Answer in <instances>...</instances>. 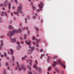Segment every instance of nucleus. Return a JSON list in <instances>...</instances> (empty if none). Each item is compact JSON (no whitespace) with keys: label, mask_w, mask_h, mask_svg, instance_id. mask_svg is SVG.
Listing matches in <instances>:
<instances>
[{"label":"nucleus","mask_w":74,"mask_h":74,"mask_svg":"<svg viewBox=\"0 0 74 74\" xmlns=\"http://www.w3.org/2000/svg\"><path fill=\"white\" fill-rule=\"evenodd\" d=\"M57 71V72H58V73H59V72H60V71H59L58 70V71Z\"/></svg>","instance_id":"nucleus-62"},{"label":"nucleus","mask_w":74,"mask_h":74,"mask_svg":"<svg viewBox=\"0 0 74 74\" xmlns=\"http://www.w3.org/2000/svg\"><path fill=\"white\" fill-rule=\"evenodd\" d=\"M40 10H37V12H40Z\"/></svg>","instance_id":"nucleus-55"},{"label":"nucleus","mask_w":74,"mask_h":74,"mask_svg":"<svg viewBox=\"0 0 74 74\" xmlns=\"http://www.w3.org/2000/svg\"><path fill=\"white\" fill-rule=\"evenodd\" d=\"M11 3H9V9L10 10L11 8Z\"/></svg>","instance_id":"nucleus-19"},{"label":"nucleus","mask_w":74,"mask_h":74,"mask_svg":"<svg viewBox=\"0 0 74 74\" xmlns=\"http://www.w3.org/2000/svg\"><path fill=\"white\" fill-rule=\"evenodd\" d=\"M28 53L29 54H30L32 53H33V51L32 49H30L28 51Z\"/></svg>","instance_id":"nucleus-14"},{"label":"nucleus","mask_w":74,"mask_h":74,"mask_svg":"<svg viewBox=\"0 0 74 74\" xmlns=\"http://www.w3.org/2000/svg\"><path fill=\"white\" fill-rule=\"evenodd\" d=\"M55 69L56 71H58V69L57 68H55Z\"/></svg>","instance_id":"nucleus-38"},{"label":"nucleus","mask_w":74,"mask_h":74,"mask_svg":"<svg viewBox=\"0 0 74 74\" xmlns=\"http://www.w3.org/2000/svg\"><path fill=\"white\" fill-rule=\"evenodd\" d=\"M45 56V55L44 54H41V56L40 57L41 59H42V56Z\"/></svg>","instance_id":"nucleus-28"},{"label":"nucleus","mask_w":74,"mask_h":74,"mask_svg":"<svg viewBox=\"0 0 74 74\" xmlns=\"http://www.w3.org/2000/svg\"><path fill=\"white\" fill-rule=\"evenodd\" d=\"M7 69L8 70H10V67L9 66H8V67L7 68Z\"/></svg>","instance_id":"nucleus-52"},{"label":"nucleus","mask_w":74,"mask_h":74,"mask_svg":"<svg viewBox=\"0 0 74 74\" xmlns=\"http://www.w3.org/2000/svg\"><path fill=\"white\" fill-rule=\"evenodd\" d=\"M3 40H1V45H2V46H3L4 45V44H3Z\"/></svg>","instance_id":"nucleus-23"},{"label":"nucleus","mask_w":74,"mask_h":74,"mask_svg":"<svg viewBox=\"0 0 74 74\" xmlns=\"http://www.w3.org/2000/svg\"><path fill=\"white\" fill-rule=\"evenodd\" d=\"M3 5H3V4L2 3H1L0 5V7H3Z\"/></svg>","instance_id":"nucleus-39"},{"label":"nucleus","mask_w":74,"mask_h":74,"mask_svg":"<svg viewBox=\"0 0 74 74\" xmlns=\"http://www.w3.org/2000/svg\"><path fill=\"white\" fill-rule=\"evenodd\" d=\"M21 68L22 69H23V70H24V71H25L26 70V68L25 67V66H24V65L23 64L21 65Z\"/></svg>","instance_id":"nucleus-9"},{"label":"nucleus","mask_w":74,"mask_h":74,"mask_svg":"<svg viewBox=\"0 0 74 74\" xmlns=\"http://www.w3.org/2000/svg\"><path fill=\"white\" fill-rule=\"evenodd\" d=\"M32 8L34 10H36V7H35L34 6H33L32 7Z\"/></svg>","instance_id":"nucleus-24"},{"label":"nucleus","mask_w":74,"mask_h":74,"mask_svg":"<svg viewBox=\"0 0 74 74\" xmlns=\"http://www.w3.org/2000/svg\"><path fill=\"white\" fill-rule=\"evenodd\" d=\"M43 49H41L40 51V52H43Z\"/></svg>","instance_id":"nucleus-44"},{"label":"nucleus","mask_w":74,"mask_h":74,"mask_svg":"<svg viewBox=\"0 0 74 74\" xmlns=\"http://www.w3.org/2000/svg\"><path fill=\"white\" fill-rule=\"evenodd\" d=\"M17 48L18 50H19L21 48V46L20 45L18 46L17 47Z\"/></svg>","instance_id":"nucleus-15"},{"label":"nucleus","mask_w":74,"mask_h":74,"mask_svg":"<svg viewBox=\"0 0 74 74\" xmlns=\"http://www.w3.org/2000/svg\"><path fill=\"white\" fill-rule=\"evenodd\" d=\"M25 21H26V23H27V18H25Z\"/></svg>","instance_id":"nucleus-46"},{"label":"nucleus","mask_w":74,"mask_h":74,"mask_svg":"<svg viewBox=\"0 0 74 74\" xmlns=\"http://www.w3.org/2000/svg\"><path fill=\"white\" fill-rule=\"evenodd\" d=\"M10 23H12V22H11V21H10Z\"/></svg>","instance_id":"nucleus-60"},{"label":"nucleus","mask_w":74,"mask_h":74,"mask_svg":"<svg viewBox=\"0 0 74 74\" xmlns=\"http://www.w3.org/2000/svg\"><path fill=\"white\" fill-rule=\"evenodd\" d=\"M27 17L28 19H29V20H30V16H28Z\"/></svg>","instance_id":"nucleus-36"},{"label":"nucleus","mask_w":74,"mask_h":74,"mask_svg":"<svg viewBox=\"0 0 74 74\" xmlns=\"http://www.w3.org/2000/svg\"><path fill=\"white\" fill-rule=\"evenodd\" d=\"M33 19H36V16H33Z\"/></svg>","instance_id":"nucleus-34"},{"label":"nucleus","mask_w":74,"mask_h":74,"mask_svg":"<svg viewBox=\"0 0 74 74\" xmlns=\"http://www.w3.org/2000/svg\"><path fill=\"white\" fill-rule=\"evenodd\" d=\"M8 5V3L7 2V1H6L5 2L4 5L5 7H6V6H7Z\"/></svg>","instance_id":"nucleus-16"},{"label":"nucleus","mask_w":74,"mask_h":74,"mask_svg":"<svg viewBox=\"0 0 74 74\" xmlns=\"http://www.w3.org/2000/svg\"><path fill=\"white\" fill-rule=\"evenodd\" d=\"M28 74H32V72H28Z\"/></svg>","instance_id":"nucleus-47"},{"label":"nucleus","mask_w":74,"mask_h":74,"mask_svg":"<svg viewBox=\"0 0 74 74\" xmlns=\"http://www.w3.org/2000/svg\"><path fill=\"white\" fill-rule=\"evenodd\" d=\"M6 58L7 59H8V60L9 59V57H7Z\"/></svg>","instance_id":"nucleus-54"},{"label":"nucleus","mask_w":74,"mask_h":74,"mask_svg":"<svg viewBox=\"0 0 74 74\" xmlns=\"http://www.w3.org/2000/svg\"><path fill=\"white\" fill-rule=\"evenodd\" d=\"M17 67H16L15 68L16 70H18H18L19 71H21V68H20V66L18 64V62H17Z\"/></svg>","instance_id":"nucleus-6"},{"label":"nucleus","mask_w":74,"mask_h":74,"mask_svg":"<svg viewBox=\"0 0 74 74\" xmlns=\"http://www.w3.org/2000/svg\"><path fill=\"white\" fill-rule=\"evenodd\" d=\"M10 51L11 52V55H13V53H14V51L12 50V49H10Z\"/></svg>","instance_id":"nucleus-18"},{"label":"nucleus","mask_w":74,"mask_h":74,"mask_svg":"<svg viewBox=\"0 0 74 74\" xmlns=\"http://www.w3.org/2000/svg\"><path fill=\"white\" fill-rule=\"evenodd\" d=\"M35 62L36 63V64H35L34 66V69H35L36 70H38V69L39 73H41V68H38V67L36 66V65H37V63H38L37 60H36Z\"/></svg>","instance_id":"nucleus-3"},{"label":"nucleus","mask_w":74,"mask_h":74,"mask_svg":"<svg viewBox=\"0 0 74 74\" xmlns=\"http://www.w3.org/2000/svg\"><path fill=\"white\" fill-rule=\"evenodd\" d=\"M2 22V19L0 17V22Z\"/></svg>","instance_id":"nucleus-42"},{"label":"nucleus","mask_w":74,"mask_h":74,"mask_svg":"<svg viewBox=\"0 0 74 74\" xmlns=\"http://www.w3.org/2000/svg\"><path fill=\"white\" fill-rule=\"evenodd\" d=\"M20 40H23V38L21 37H20Z\"/></svg>","instance_id":"nucleus-51"},{"label":"nucleus","mask_w":74,"mask_h":74,"mask_svg":"<svg viewBox=\"0 0 74 74\" xmlns=\"http://www.w3.org/2000/svg\"><path fill=\"white\" fill-rule=\"evenodd\" d=\"M56 64H60V65H61L64 67V69H66L65 65L62 63H61V61L60 60H58L56 62H53V63L52 64V66L54 67L56 66Z\"/></svg>","instance_id":"nucleus-1"},{"label":"nucleus","mask_w":74,"mask_h":74,"mask_svg":"<svg viewBox=\"0 0 74 74\" xmlns=\"http://www.w3.org/2000/svg\"><path fill=\"white\" fill-rule=\"evenodd\" d=\"M61 74H64V71H62L61 72Z\"/></svg>","instance_id":"nucleus-40"},{"label":"nucleus","mask_w":74,"mask_h":74,"mask_svg":"<svg viewBox=\"0 0 74 74\" xmlns=\"http://www.w3.org/2000/svg\"><path fill=\"white\" fill-rule=\"evenodd\" d=\"M2 46H1L0 45V50H1V49H2Z\"/></svg>","instance_id":"nucleus-41"},{"label":"nucleus","mask_w":74,"mask_h":74,"mask_svg":"<svg viewBox=\"0 0 74 74\" xmlns=\"http://www.w3.org/2000/svg\"><path fill=\"white\" fill-rule=\"evenodd\" d=\"M22 9V6L20 5V6H19L18 7V10L17 11V12H14V14H17V15L19 16L18 14L19 13V12L20 13V14H22V12L21 11Z\"/></svg>","instance_id":"nucleus-2"},{"label":"nucleus","mask_w":74,"mask_h":74,"mask_svg":"<svg viewBox=\"0 0 74 74\" xmlns=\"http://www.w3.org/2000/svg\"><path fill=\"white\" fill-rule=\"evenodd\" d=\"M48 58H48V60H49V59H50V58H51V57L50 56H49Z\"/></svg>","instance_id":"nucleus-50"},{"label":"nucleus","mask_w":74,"mask_h":74,"mask_svg":"<svg viewBox=\"0 0 74 74\" xmlns=\"http://www.w3.org/2000/svg\"><path fill=\"white\" fill-rule=\"evenodd\" d=\"M51 70V67L49 66L48 69V71H50Z\"/></svg>","instance_id":"nucleus-27"},{"label":"nucleus","mask_w":74,"mask_h":74,"mask_svg":"<svg viewBox=\"0 0 74 74\" xmlns=\"http://www.w3.org/2000/svg\"><path fill=\"white\" fill-rule=\"evenodd\" d=\"M20 26H22V24L21 23H20Z\"/></svg>","instance_id":"nucleus-58"},{"label":"nucleus","mask_w":74,"mask_h":74,"mask_svg":"<svg viewBox=\"0 0 74 74\" xmlns=\"http://www.w3.org/2000/svg\"><path fill=\"white\" fill-rule=\"evenodd\" d=\"M58 58V56H54L53 57V58L54 59H56Z\"/></svg>","instance_id":"nucleus-20"},{"label":"nucleus","mask_w":74,"mask_h":74,"mask_svg":"<svg viewBox=\"0 0 74 74\" xmlns=\"http://www.w3.org/2000/svg\"><path fill=\"white\" fill-rule=\"evenodd\" d=\"M33 44H34V45H36V42H35L34 41L33 42Z\"/></svg>","instance_id":"nucleus-48"},{"label":"nucleus","mask_w":74,"mask_h":74,"mask_svg":"<svg viewBox=\"0 0 74 74\" xmlns=\"http://www.w3.org/2000/svg\"><path fill=\"white\" fill-rule=\"evenodd\" d=\"M29 62H30L29 64L30 66H32V62H33V61L32 60V56H30L29 58Z\"/></svg>","instance_id":"nucleus-8"},{"label":"nucleus","mask_w":74,"mask_h":74,"mask_svg":"<svg viewBox=\"0 0 74 74\" xmlns=\"http://www.w3.org/2000/svg\"><path fill=\"white\" fill-rule=\"evenodd\" d=\"M6 70L5 69H4V71L3 72V74H6Z\"/></svg>","instance_id":"nucleus-30"},{"label":"nucleus","mask_w":74,"mask_h":74,"mask_svg":"<svg viewBox=\"0 0 74 74\" xmlns=\"http://www.w3.org/2000/svg\"><path fill=\"white\" fill-rule=\"evenodd\" d=\"M4 56H5V57H6V56H7V53H6V52H5L4 53Z\"/></svg>","instance_id":"nucleus-31"},{"label":"nucleus","mask_w":74,"mask_h":74,"mask_svg":"<svg viewBox=\"0 0 74 74\" xmlns=\"http://www.w3.org/2000/svg\"><path fill=\"white\" fill-rule=\"evenodd\" d=\"M13 27L11 25H10L9 26V29H13Z\"/></svg>","instance_id":"nucleus-21"},{"label":"nucleus","mask_w":74,"mask_h":74,"mask_svg":"<svg viewBox=\"0 0 74 74\" xmlns=\"http://www.w3.org/2000/svg\"><path fill=\"white\" fill-rule=\"evenodd\" d=\"M42 6H43V2H41L40 3V4L39 5V7L41 11H42V9L41 8H42Z\"/></svg>","instance_id":"nucleus-4"},{"label":"nucleus","mask_w":74,"mask_h":74,"mask_svg":"<svg viewBox=\"0 0 74 74\" xmlns=\"http://www.w3.org/2000/svg\"><path fill=\"white\" fill-rule=\"evenodd\" d=\"M24 38L25 39H26L27 38V35H24Z\"/></svg>","instance_id":"nucleus-26"},{"label":"nucleus","mask_w":74,"mask_h":74,"mask_svg":"<svg viewBox=\"0 0 74 74\" xmlns=\"http://www.w3.org/2000/svg\"><path fill=\"white\" fill-rule=\"evenodd\" d=\"M7 35L10 36H12V31H10V32H8L7 34Z\"/></svg>","instance_id":"nucleus-7"},{"label":"nucleus","mask_w":74,"mask_h":74,"mask_svg":"<svg viewBox=\"0 0 74 74\" xmlns=\"http://www.w3.org/2000/svg\"><path fill=\"white\" fill-rule=\"evenodd\" d=\"M29 34H30V32L28 30V35H29Z\"/></svg>","instance_id":"nucleus-49"},{"label":"nucleus","mask_w":74,"mask_h":74,"mask_svg":"<svg viewBox=\"0 0 74 74\" xmlns=\"http://www.w3.org/2000/svg\"><path fill=\"white\" fill-rule=\"evenodd\" d=\"M41 41V39H37V42L36 43V45L37 47H38V42H40Z\"/></svg>","instance_id":"nucleus-10"},{"label":"nucleus","mask_w":74,"mask_h":74,"mask_svg":"<svg viewBox=\"0 0 74 74\" xmlns=\"http://www.w3.org/2000/svg\"><path fill=\"white\" fill-rule=\"evenodd\" d=\"M17 44H18V45H19L20 44L19 43V42H17Z\"/></svg>","instance_id":"nucleus-43"},{"label":"nucleus","mask_w":74,"mask_h":74,"mask_svg":"<svg viewBox=\"0 0 74 74\" xmlns=\"http://www.w3.org/2000/svg\"><path fill=\"white\" fill-rule=\"evenodd\" d=\"M36 29V30L37 31H38L39 30V29H38V27H35Z\"/></svg>","instance_id":"nucleus-35"},{"label":"nucleus","mask_w":74,"mask_h":74,"mask_svg":"<svg viewBox=\"0 0 74 74\" xmlns=\"http://www.w3.org/2000/svg\"><path fill=\"white\" fill-rule=\"evenodd\" d=\"M18 32H19V33H21V32H22V30H21V29L20 28H19L18 29Z\"/></svg>","instance_id":"nucleus-22"},{"label":"nucleus","mask_w":74,"mask_h":74,"mask_svg":"<svg viewBox=\"0 0 74 74\" xmlns=\"http://www.w3.org/2000/svg\"><path fill=\"white\" fill-rule=\"evenodd\" d=\"M18 33V30L17 29H14L12 31V33L13 35H14L16 33Z\"/></svg>","instance_id":"nucleus-5"},{"label":"nucleus","mask_w":74,"mask_h":74,"mask_svg":"<svg viewBox=\"0 0 74 74\" xmlns=\"http://www.w3.org/2000/svg\"><path fill=\"white\" fill-rule=\"evenodd\" d=\"M35 15H36V16H37L38 15V14L37 13H35Z\"/></svg>","instance_id":"nucleus-57"},{"label":"nucleus","mask_w":74,"mask_h":74,"mask_svg":"<svg viewBox=\"0 0 74 74\" xmlns=\"http://www.w3.org/2000/svg\"><path fill=\"white\" fill-rule=\"evenodd\" d=\"M32 40H35V37H32Z\"/></svg>","instance_id":"nucleus-45"},{"label":"nucleus","mask_w":74,"mask_h":74,"mask_svg":"<svg viewBox=\"0 0 74 74\" xmlns=\"http://www.w3.org/2000/svg\"><path fill=\"white\" fill-rule=\"evenodd\" d=\"M11 42H15L16 41V39L15 38H12L11 39Z\"/></svg>","instance_id":"nucleus-13"},{"label":"nucleus","mask_w":74,"mask_h":74,"mask_svg":"<svg viewBox=\"0 0 74 74\" xmlns=\"http://www.w3.org/2000/svg\"><path fill=\"white\" fill-rule=\"evenodd\" d=\"M14 59H15V57L14 56L12 57V60H13V62L14 61Z\"/></svg>","instance_id":"nucleus-33"},{"label":"nucleus","mask_w":74,"mask_h":74,"mask_svg":"<svg viewBox=\"0 0 74 74\" xmlns=\"http://www.w3.org/2000/svg\"><path fill=\"white\" fill-rule=\"evenodd\" d=\"M27 58V56H25L24 57H23L22 58V60H24L25 59V58Z\"/></svg>","instance_id":"nucleus-29"},{"label":"nucleus","mask_w":74,"mask_h":74,"mask_svg":"<svg viewBox=\"0 0 74 74\" xmlns=\"http://www.w3.org/2000/svg\"><path fill=\"white\" fill-rule=\"evenodd\" d=\"M28 29H29V28H28V27H26V29H27V30H28Z\"/></svg>","instance_id":"nucleus-61"},{"label":"nucleus","mask_w":74,"mask_h":74,"mask_svg":"<svg viewBox=\"0 0 74 74\" xmlns=\"http://www.w3.org/2000/svg\"><path fill=\"white\" fill-rule=\"evenodd\" d=\"M31 48L32 50H34V49H35V47H33Z\"/></svg>","instance_id":"nucleus-32"},{"label":"nucleus","mask_w":74,"mask_h":74,"mask_svg":"<svg viewBox=\"0 0 74 74\" xmlns=\"http://www.w3.org/2000/svg\"><path fill=\"white\" fill-rule=\"evenodd\" d=\"M37 37H39V35H38V34H37Z\"/></svg>","instance_id":"nucleus-63"},{"label":"nucleus","mask_w":74,"mask_h":74,"mask_svg":"<svg viewBox=\"0 0 74 74\" xmlns=\"http://www.w3.org/2000/svg\"><path fill=\"white\" fill-rule=\"evenodd\" d=\"M25 42L27 44V45H30L31 44V42L30 41H27V40H26Z\"/></svg>","instance_id":"nucleus-12"},{"label":"nucleus","mask_w":74,"mask_h":74,"mask_svg":"<svg viewBox=\"0 0 74 74\" xmlns=\"http://www.w3.org/2000/svg\"><path fill=\"white\" fill-rule=\"evenodd\" d=\"M3 10H5V8H3Z\"/></svg>","instance_id":"nucleus-64"},{"label":"nucleus","mask_w":74,"mask_h":74,"mask_svg":"<svg viewBox=\"0 0 74 74\" xmlns=\"http://www.w3.org/2000/svg\"><path fill=\"white\" fill-rule=\"evenodd\" d=\"M1 16H4V15H5L6 16H7V14L6 13L4 12H1Z\"/></svg>","instance_id":"nucleus-11"},{"label":"nucleus","mask_w":74,"mask_h":74,"mask_svg":"<svg viewBox=\"0 0 74 74\" xmlns=\"http://www.w3.org/2000/svg\"><path fill=\"white\" fill-rule=\"evenodd\" d=\"M15 2L17 4H18V1L17 0H15Z\"/></svg>","instance_id":"nucleus-37"},{"label":"nucleus","mask_w":74,"mask_h":74,"mask_svg":"<svg viewBox=\"0 0 74 74\" xmlns=\"http://www.w3.org/2000/svg\"><path fill=\"white\" fill-rule=\"evenodd\" d=\"M11 15L12 16H13L14 14H13V13H11Z\"/></svg>","instance_id":"nucleus-56"},{"label":"nucleus","mask_w":74,"mask_h":74,"mask_svg":"<svg viewBox=\"0 0 74 74\" xmlns=\"http://www.w3.org/2000/svg\"><path fill=\"white\" fill-rule=\"evenodd\" d=\"M5 63L6 66H8L9 64L8 62H6Z\"/></svg>","instance_id":"nucleus-25"},{"label":"nucleus","mask_w":74,"mask_h":74,"mask_svg":"<svg viewBox=\"0 0 74 74\" xmlns=\"http://www.w3.org/2000/svg\"><path fill=\"white\" fill-rule=\"evenodd\" d=\"M15 6H13V10H14V9H15Z\"/></svg>","instance_id":"nucleus-53"},{"label":"nucleus","mask_w":74,"mask_h":74,"mask_svg":"<svg viewBox=\"0 0 74 74\" xmlns=\"http://www.w3.org/2000/svg\"><path fill=\"white\" fill-rule=\"evenodd\" d=\"M27 67L28 69H29V70H30V71L31 70H32V68H31V67L29 66V65H28L27 66Z\"/></svg>","instance_id":"nucleus-17"},{"label":"nucleus","mask_w":74,"mask_h":74,"mask_svg":"<svg viewBox=\"0 0 74 74\" xmlns=\"http://www.w3.org/2000/svg\"><path fill=\"white\" fill-rule=\"evenodd\" d=\"M3 56H4V55H1V57L2 58H3Z\"/></svg>","instance_id":"nucleus-59"}]
</instances>
